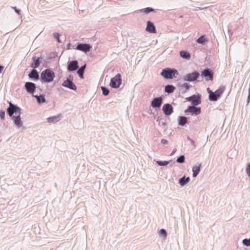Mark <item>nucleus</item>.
<instances>
[{"instance_id":"f257e3e1","label":"nucleus","mask_w":250,"mask_h":250,"mask_svg":"<svg viewBox=\"0 0 250 250\" xmlns=\"http://www.w3.org/2000/svg\"><path fill=\"white\" fill-rule=\"evenodd\" d=\"M225 87H220L214 92H213L209 88H207V91L209 93V100L210 101H216L225 91Z\"/></svg>"},{"instance_id":"f03ea898","label":"nucleus","mask_w":250,"mask_h":250,"mask_svg":"<svg viewBox=\"0 0 250 250\" xmlns=\"http://www.w3.org/2000/svg\"><path fill=\"white\" fill-rule=\"evenodd\" d=\"M54 77V73L50 69L43 71L41 74V78L44 82H51L53 81Z\"/></svg>"},{"instance_id":"7ed1b4c3","label":"nucleus","mask_w":250,"mask_h":250,"mask_svg":"<svg viewBox=\"0 0 250 250\" xmlns=\"http://www.w3.org/2000/svg\"><path fill=\"white\" fill-rule=\"evenodd\" d=\"M178 74V73L176 70L171 69L170 68L164 69L161 73V75L166 79H172L173 77L175 78Z\"/></svg>"},{"instance_id":"20e7f679","label":"nucleus","mask_w":250,"mask_h":250,"mask_svg":"<svg viewBox=\"0 0 250 250\" xmlns=\"http://www.w3.org/2000/svg\"><path fill=\"white\" fill-rule=\"evenodd\" d=\"M121 75L120 74H118L111 80L110 85L113 88H118L121 85Z\"/></svg>"},{"instance_id":"39448f33","label":"nucleus","mask_w":250,"mask_h":250,"mask_svg":"<svg viewBox=\"0 0 250 250\" xmlns=\"http://www.w3.org/2000/svg\"><path fill=\"white\" fill-rule=\"evenodd\" d=\"M199 76V73L197 72H194L185 75L183 79L185 81L192 82L196 80Z\"/></svg>"},{"instance_id":"423d86ee","label":"nucleus","mask_w":250,"mask_h":250,"mask_svg":"<svg viewBox=\"0 0 250 250\" xmlns=\"http://www.w3.org/2000/svg\"><path fill=\"white\" fill-rule=\"evenodd\" d=\"M186 113H190L191 115H199L201 112V108L196 107L194 106H189L185 111Z\"/></svg>"},{"instance_id":"0eeeda50","label":"nucleus","mask_w":250,"mask_h":250,"mask_svg":"<svg viewBox=\"0 0 250 250\" xmlns=\"http://www.w3.org/2000/svg\"><path fill=\"white\" fill-rule=\"evenodd\" d=\"M201 75L205 78L206 81H212L213 80V73L212 70L209 69L204 70L202 72Z\"/></svg>"},{"instance_id":"6e6552de","label":"nucleus","mask_w":250,"mask_h":250,"mask_svg":"<svg viewBox=\"0 0 250 250\" xmlns=\"http://www.w3.org/2000/svg\"><path fill=\"white\" fill-rule=\"evenodd\" d=\"M91 48V46L89 44L81 43L76 47V49L83 51L85 53L89 52Z\"/></svg>"},{"instance_id":"1a4fd4ad","label":"nucleus","mask_w":250,"mask_h":250,"mask_svg":"<svg viewBox=\"0 0 250 250\" xmlns=\"http://www.w3.org/2000/svg\"><path fill=\"white\" fill-rule=\"evenodd\" d=\"M188 101H190L193 105H197L201 103V98L200 96L195 95L192 96L187 98Z\"/></svg>"},{"instance_id":"9d476101","label":"nucleus","mask_w":250,"mask_h":250,"mask_svg":"<svg viewBox=\"0 0 250 250\" xmlns=\"http://www.w3.org/2000/svg\"><path fill=\"white\" fill-rule=\"evenodd\" d=\"M20 110V108L10 103L9 107L7 109V112L10 116H12L14 112Z\"/></svg>"},{"instance_id":"9b49d317","label":"nucleus","mask_w":250,"mask_h":250,"mask_svg":"<svg viewBox=\"0 0 250 250\" xmlns=\"http://www.w3.org/2000/svg\"><path fill=\"white\" fill-rule=\"evenodd\" d=\"M25 87L28 92L33 94L35 90L36 86L34 83L27 82L25 83Z\"/></svg>"},{"instance_id":"f8f14e48","label":"nucleus","mask_w":250,"mask_h":250,"mask_svg":"<svg viewBox=\"0 0 250 250\" xmlns=\"http://www.w3.org/2000/svg\"><path fill=\"white\" fill-rule=\"evenodd\" d=\"M163 110L166 115H169L173 112V107L170 104H167L163 106Z\"/></svg>"},{"instance_id":"ddd939ff","label":"nucleus","mask_w":250,"mask_h":250,"mask_svg":"<svg viewBox=\"0 0 250 250\" xmlns=\"http://www.w3.org/2000/svg\"><path fill=\"white\" fill-rule=\"evenodd\" d=\"M62 85L72 90L76 89V85L72 83V81L69 79H67L66 81H64L63 82Z\"/></svg>"},{"instance_id":"4468645a","label":"nucleus","mask_w":250,"mask_h":250,"mask_svg":"<svg viewBox=\"0 0 250 250\" xmlns=\"http://www.w3.org/2000/svg\"><path fill=\"white\" fill-rule=\"evenodd\" d=\"M146 31L149 33H156V29L153 23L149 21L147 22V26L146 29Z\"/></svg>"},{"instance_id":"2eb2a0df","label":"nucleus","mask_w":250,"mask_h":250,"mask_svg":"<svg viewBox=\"0 0 250 250\" xmlns=\"http://www.w3.org/2000/svg\"><path fill=\"white\" fill-rule=\"evenodd\" d=\"M162 103V97H158L154 99L151 102V106L153 107H160Z\"/></svg>"},{"instance_id":"dca6fc26","label":"nucleus","mask_w":250,"mask_h":250,"mask_svg":"<svg viewBox=\"0 0 250 250\" xmlns=\"http://www.w3.org/2000/svg\"><path fill=\"white\" fill-rule=\"evenodd\" d=\"M78 62L76 61H74L71 62L68 66V70L69 71H74L78 69Z\"/></svg>"},{"instance_id":"f3484780","label":"nucleus","mask_w":250,"mask_h":250,"mask_svg":"<svg viewBox=\"0 0 250 250\" xmlns=\"http://www.w3.org/2000/svg\"><path fill=\"white\" fill-rule=\"evenodd\" d=\"M202 164L200 163L198 166H193L192 167L193 176L195 177L199 173Z\"/></svg>"},{"instance_id":"a211bd4d","label":"nucleus","mask_w":250,"mask_h":250,"mask_svg":"<svg viewBox=\"0 0 250 250\" xmlns=\"http://www.w3.org/2000/svg\"><path fill=\"white\" fill-rule=\"evenodd\" d=\"M180 55L182 58L187 60H189L190 57V54L188 52L185 51H181L180 52Z\"/></svg>"},{"instance_id":"6ab92c4d","label":"nucleus","mask_w":250,"mask_h":250,"mask_svg":"<svg viewBox=\"0 0 250 250\" xmlns=\"http://www.w3.org/2000/svg\"><path fill=\"white\" fill-rule=\"evenodd\" d=\"M29 77L31 78H35V79H39V76L38 72L35 69H33L31 72L29 74Z\"/></svg>"},{"instance_id":"aec40b11","label":"nucleus","mask_w":250,"mask_h":250,"mask_svg":"<svg viewBox=\"0 0 250 250\" xmlns=\"http://www.w3.org/2000/svg\"><path fill=\"white\" fill-rule=\"evenodd\" d=\"M15 124L18 126V127H21L22 126V122L21 120V118L20 115H19L15 119H14Z\"/></svg>"},{"instance_id":"412c9836","label":"nucleus","mask_w":250,"mask_h":250,"mask_svg":"<svg viewBox=\"0 0 250 250\" xmlns=\"http://www.w3.org/2000/svg\"><path fill=\"white\" fill-rule=\"evenodd\" d=\"M60 115L52 116L47 118V121L48 123L56 122L59 121V118Z\"/></svg>"},{"instance_id":"4be33fe9","label":"nucleus","mask_w":250,"mask_h":250,"mask_svg":"<svg viewBox=\"0 0 250 250\" xmlns=\"http://www.w3.org/2000/svg\"><path fill=\"white\" fill-rule=\"evenodd\" d=\"M175 89V87L171 85H167L165 87V90L168 93H172Z\"/></svg>"},{"instance_id":"5701e85b","label":"nucleus","mask_w":250,"mask_h":250,"mask_svg":"<svg viewBox=\"0 0 250 250\" xmlns=\"http://www.w3.org/2000/svg\"><path fill=\"white\" fill-rule=\"evenodd\" d=\"M189 180L190 179L189 177H187L185 179V177L184 176L179 180V183L181 186H184L185 184L188 182Z\"/></svg>"},{"instance_id":"b1692460","label":"nucleus","mask_w":250,"mask_h":250,"mask_svg":"<svg viewBox=\"0 0 250 250\" xmlns=\"http://www.w3.org/2000/svg\"><path fill=\"white\" fill-rule=\"evenodd\" d=\"M187 122V119L185 117H180L179 124L180 125H185Z\"/></svg>"},{"instance_id":"393cba45","label":"nucleus","mask_w":250,"mask_h":250,"mask_svg":"<svg viewBox=\"0 0 250 250\" xmlns=\"http://www.w3.org/2000/svg\"><path fill=\"white\" fill-rule=\"evenodd\" d=\"M154 10L153 8L150 7H147L145 8L142 9L140 10V12H143L146 14H147L150 12L153 11Z\"/></svg>"},{"instance_id":"a878e982","label":"nucleus","mask_w":250,"mask_h":250,"mask_svg":"<svg viewBox=\"0 0 250 250\" xmlns=\"http://www.w3.org/2000/svg\"><path fill=\"white\" fill-rule=\"evenodd\" d=\"M85 67V65L81 67L77 71V73L80 76V77L83 78V76L84 72V70Z\"/></svg>"},{"instance_id":"bb28decb","label":"nucleus","mask_w":250,"mask_h":250,"mask_svg":"<svg viewBox=\"0 0 250 250\" xmlns=\"http://www.w3.org/2000/svg\"><path fill=\"white\" fill-rule=\"evenodd\" d=\"M197 42L199 43H204L206 42V40L204 36H202L199 38H198Z\"/></svg>"},{"instance_id":"cd10ccee","label":"nucleus","mask_w":250,"mask_h":250,"mask_svg":"<svg viewBox=\"0 0 250 250\" xmlns=\"http://www.w3.org/2000/svg\"><path fill=\"white\" fill-rule=\"evenodd\" d=\"M36 98H37V101L39 103H41V99H40V96H35ZM42 97V103H44L45 102V98L43 96H41Z\"/></svg>"},{"instance_id":"c85d7f7f","label":"nucleus","mask_w":250,"mask_h":250,"mask_svg":"<svg viewBox=\"0 0 250 250\" xmlns=\"http://www.w3.org/2000/svg\"><path fill=\"white\" fill-rule=\"evenodd\" d=\"M40 65L39 59H37L35 60L34 63L33 64L32 67L33 68H37Z\"/></svg>"},{"instance_id":"c756f323","label":"nucleus","mask_w":250,"mask_h":250,"mask_svg":"<svg viewBox=\"0 0 250 250\" xmlns=\"http://www.w3.org/2000/svg\"><path fill=\"white\" fill-rule=\"evenodd\" d=\"M101 88L103 91V93L104 95H107L109 94V91L107 88L104 86H102Z\"/></svg>"},{"instance_id":"7c9ffc66","label":"nucleus","mask_w":250,"mask_h":250,"mask_svg":"<svg viewBox=\"0 0 250 250\" xmlns=\"http://www.w3.org/2000/svg\"><path fill=\"white\" fill-rule=\"evenodd\" d=\"M184 161H185V157L184 155H182V156H180L177 159V162L178 163H183L184 162Z\"/></svg>"},{"instance_id":"2f4dec72","label":"nucleus","mask_w":250,"mask_h":250,"mask_svg":"<svg viewBox=\"0 0 250 250\" xmlns=\"http://www.w3.org/2000/svg\"><path fill=\"white\" fill-rule=\"evenodd\" d=\"M157 163L160 166H166L168 164V162H167V161H158L157 162Z\"/></svg>"},{"instance_id":"473e14b6","label":"nucleus","mask_w":250,"mask_h":250,"mask_svg":"<svg viewBox=\"0 0 250 250\" xmlns=\"http://www.w3.org/2000/svg\"><path fill=\"white\" fill-rule=\"evenodd\" d=\"M47 1L46 0H40L39 4L41 6H45L47 4Z\"/></svg>"},{"instance_id":"72a5a7b5","label":"nucleus","mask_w":250,"mask_h":250,"mask_svg":"<svg viewBox=\"0 0 250 250\" xmlns=\"http://www.w3.org/2000/svg\"><path fill=\"white\" fill-rule=\"evenodd\" d=\"M243 243L245 245H246L247 246H250V239H245L243 240Z\"/></svg>"},{"instance_id":"f704fd0d","label":"nucleus","mask_w":250,"mask_h":250,"mask_svg":"<svg viewBox=\"0 0 250 250\" xmlns=\"http://www.w3.org/2000/svg\"><path fill=\"white\" fill-rule=\"evenodd\" d=\"M246 172L249 176L250 177V164H248L246 167Z\"/></svg>"},{"instance_id":"c9c22d12","label":"nucleus","mask_w":250,"mask_h":250,"mask_svg":"<svg viewBox=\"0 0 250 250\" xmlns=\"http://www.w3.org/2000/svg\"><path fill=\"white\" fill-rule=\"evenodd\" d=\"M160 233L164 235L165 237L167 236V232L164 229H161L160 231Z\"/></svg>"},{"instance_id":"e433bc0d","label":"nucleus","mask_w":250,"mask_h":250,"mask_svg":"<svg viewBox=\"0 0 250 250\" xmlns=\"http://www.w3.org/2000/svg\"><path fill=\"white\" fill-rule=\"evenodd\" d=\"M0 117L2 120L4 119L5 112L2 110H0Z\"/></svg>"},{"instance_id":"4c0bfd02","label":"nucleus","mask_w":250,"mask_h":250,"mask_svg":"<svg viewBox=\"0 0 250 250\" xmlns=\"http://www.w3.org/2000/svg\"><path fill=\"white\" fill-rule=\"evenodd\" d=\"M161 142L163 144H167L168 143V141L165 139H162Z\"/></svg>"},{"instance_id":"58836bf2","label":"nucleus","mask_w":250,"mask_h":250,"mask_svg":"<svg viewBox=\"0 0 250 250\" xmlns=\"http://www.w3.org/2000/svg\"><path fill=\"white\" fill-rule=\"evenodd\" d=\"M54 36L55 38L57 39L58 42H60L59 38V34L58 33H54Z\"/></svg>"},{"instance_id":"ea45409f","label":"nucleus","mask_w":250,"mask_h":250,"mask_svg":"<svg viewBox=\"0 0 250 250\" xmlns=\"http://www.w3.org/2000/svg\"><path fill=\"white\" fill-rule=\"evenodd\" d=\"M13 8L15 9V11L18 13L19 14L21 12V10L19 9H17L16 7H13Z\"/></svg>"},{"instance_id":"a19ab883","label":"nucleus","mask_w":250,"mask_h":250,"mask_svg":"<svg viewBox=\"0 0 250 250\" xmlns=\"http://www.w3.org/2000/svg\"><path fill=\"white\" fill-rule=\"evenodd\" d=\"M3 70V66H0V73L2 72Z\"/></svg>"},{"instance_id":"79ce46f5","label":"nucleus","mask_w":250,"mask_h":250,"mask_svg":"<svg viewBox=\"0 0 250 250\" xmlns=\"http://www.w3.org/2000/svg\"><path fill=\"white\" fill-rule=\"evenodd\" d=\"M176 151V149H174L173 151H172V152L171 153V155H172L173 153H175V152Z\"/></svg>"},{"instance_id":"37998d69","label":"nucleus","mask_w":250,"mask_h":250,"mask_svg":"<svg viewBox=\"0 0 250 250\" xmlns=\"http://www.w3.org/2000/svg\"><path fill=\"white\" fill-rule=\"evenodd\" d=\"M184 85H186V87L187 88H188V84H184Z\"/></svg>"},{"instance_id":"c03bdc74","label":"nucleus","mask_w":250,"mask_h":250,"mask_svg":"<svg viewBox=\"0 0 250 250\" xmlns=\"http://www.w3.org/2000/svg\"><path fill=\"white\" fill-rule=\"evenodd\" d=\"M250 98V94H249L248 97V100H249Z\"/></svg>"},{"instance_id":"a18cd8bd","label":"nucleus","mask_w":250,"mask_h":250,"mask_svg":"<svg viewBox=\"0 0 250 250\" xmlns=\"http://www.w3.org/2000/svg\"><path fill=\"white\" fill-rule=\"evenodd\" d=\"M249 93H250V89H249Z\"/></svg>"}]
</instances>
